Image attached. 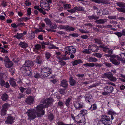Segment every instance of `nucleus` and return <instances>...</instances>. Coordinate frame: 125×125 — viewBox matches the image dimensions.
<instances>
[{
  "label": "nucleus",
  "instance_id": "24",
  "mask_svg": "<svg viewBox=\"0 0 125 125\" xmlns=\"http://www.w3.org/2000/svg\"><path fill=\"white\" fill-rule=\"evenodd\" d=\"M69 83L70 84L71 86H74L76 83L75 81L71 76L69 78Z\"/></svg>",
  "mask_w": 125,
  "mask_h": 125
},
{
  "label": "nucleus",
  "instance_id": "16",
  "mask_svg": "<svg viewBox=\"0 0 125 125\" xmlns=\"http://www.w3.org/2000/svg\"><path fill=\"white\" fill-rule=\"evenodd\" d=\"M33 98L31 96H29L25 100L26 103L29 104H32L33 102Z\"/></svg>",
  "mask_w": 125,
  "mask_h": 125
},
{
  "label": "nucleus",
  "instance_id": "64",
  "mask_svg": "<svg viewBox=\"0 0 125 125\" xmlns=\"http://www.w3.org/2000/svg\"><path fill=\"white\" fill-rule=\"evenodd\" d=\"M58 125H66V124H64L62 122L59 121L57 122Z\"/></svg>",
  "mask_w": 125,
  "mask_h": 125
},
{
  "label": "nucleus",
  "instance_id": "32",
  "mask_svg": "<svg viewBox=\"0 0 125 125\" xmlns=\"http://www.w3.org/2000/svg\"><path fill=\"white\" fill-rule=\"evenodd\" d=\"M10 106V105L9 104L6 103L2 106V108L7 110L8 108Z\"/></svg>",
  "mask_w": 125,
  "mask_h": 125
},
{
  "label": "nucleus",
  "instance_id": "31",
  "mask_svg": "<svg viewBox=\"0 0 125 125\" xmlns=\"http://www.w3.org/2000/svg\"><path fill=\"white\" fill-rule=\"evenodd\" d=\"M88 18L90 20H92L94 19L95 20H97L99 18V16H97L96 15H93L91 16H88Z\"/></svg>",
  "mask_w": 125,
  "mask_h": 125
},
{
  "label": "nucleus",
  "instance_id": "20",
  "mask_svg": "<svg viewBox=\"0 0 125 125\" xmlns=\"http://www.w3.org/2000/svg\"><path fill=\"white\" fill-rule=\"evenodd\" d=\"M107 21V20L106 19H101L95 21V22L97 24H103Z\"/></svg>",
  "mask_w": 125,
  "mask_h": 125
},
{
  "label": "nucleus",
  "instance_id": "38",
  "mask_svg": "<svg viewBox=\"0 0 125 125\" xmlns=\"http://www.w3.org/2000/svg\"><path fill=\"white\" fill-rule=\"evenodd\" d=\"M97 105L96 104H94L92 105L89 108V110L91 111H93L95 110L97 108Z\"/></svg>",
  "mask_w": 125,
  "mask_h": 125
},
{
  "label": "nucleus",
  "instance_id": "39",
  "mask_svg": "<svg viewBox=\"0 0 125 125\" xmlns=\"http://www.w3.org/2000/svg\"><path fill=\"white\" fill-rule=\"evenodd\" d=\"M54 118V116L52 114L50 113L48 115V118L50 120H52Z\"/></svg>",
  "mask_w": 125,
  "mask_h": 125
},
{
  "label": "nucleus",
  "instance_id": "7",
  "mask_svg": "<svg viewBox=\"0 0 125 125\" xmlns=\"http://www.w3.org/2000/svg\"><path fill=\"white\" fill-rule=\"evenodd\" d=\"M110 61L115 65H119L120 62L117 56L114 55L112 58L109 59Z\"/></svg>",
  "mask_w": 125,
  "mask_h": 125
},
{
  "label": "nucleus",
  "instance_id": "1",
  "mask_svg": "<svg viewBox=\"0 0 125 125\" xmlns=\"http://www.w3.org/2000/svg\"><path fill=\"white\" fill-rule=\"evenodd\" d=\"M51 98H49L44 100H42L40 104L36 107V110L34 109L28 110L26 114L28 116V120L34 119L36 117V114L38 117H40L44 115V111L43 110L44 108L47 107L52 102Z\"/></svg>",
  "mask_w": 125,
  "mask_h": 125
},
{
  "label": "nucleus",
  "instance_id": "48",
  "mask_svg": "<svg viewBox=\"0 0 125 125\" xmlns=\"http://www.w3.org/2000/svg\"><path fill=\"white\" fill-rule=\"evenodd\" d=\"M83 65L86 67H93V63H88L83 64Z\"/></svg>",
  "mask_w": 125,
  "mask_h": 125
},
{
  "label": "nucleus",
  "instance_id": "58",
  "mask_svg": "<svg viewBox=\"0 0 125 125\" xmlns=\"http://www.w3.org/2000/svg\"><path fill=\"white\" fill-rule=\"evenodd\" d=\"M54 21H55V22L56 23H65V22H63L60 19H59L58 20H55L54 19Z\"/></svg>",
  "mask_w": 125,
  "mask_h": 125
},
{
  "label": "nucleus",
  "instance_id": "50",
  "mask_svg": "<svg viewBox=\"0 0 125 125\" xmlns=\"http://www.w3.org/2000/svg\"><path fill=\"white\" fill-rule=\"evenodd\" d=\"M79 31H80L82 33H88L89 32V31H88L87 30H84L83 29H80L79 30Z\"/></svg>",
  "mask_w": 125,
  "mask_h": 125
},
{
  "label": "nucleus",
  "instance_id": "17",
  "mask_svg": "<svg viewBox=\"0 0 125 125\" xmlns=\"http://www.w3.org/2000/svg\"><path fill=\"white\" fill-rule=\"evenodd\" d=\"M35 58H36V59L34 60L35 62L38 64H40L42 63V61L39 56L35 55L34 56V59Z\"/></svg>",
  "mask_w": 125,
  "mask_h": 125
},
{
  "label": "nucleus",
  "instance_id": "8",
  "mask_svg": "<svg viewBox=\"0 0 125 125\" xmlns=\"http://www.w3.org/2000/svg\"><path fill=\"white\" fill-rule=\"evenodd\" d=\"M49 4L45 1H41V2L40 6L42 9L47 10H49L50 9Z\"/></svg>",
  "mask_w": 125,
  "mask_h": 125
},
{
  "label": "nucleus",
  "instance_id": "59",
  "mask_svg": "<svg viewBox=\"0 0 125 125\" xmlns=\"http://www.w3.org/2000/svg\"><path fill=\"white\" fill-rule=\"evenodd\" d=\"M108 18L109 19L112 20L115 19L116 18V16L115 15L108 16Z\"/></svg>",
  "mask_w": 125,
  "mask_h": 125
},
{
  "label": "nucleus",
  "instance_id": "57",
  "mask_svg": "<svg viewBox=\"0 0 125 125\" xmlns=\"http://www.w3.org/2000/svg\"><path fill=\"white\" fill-rule=\"evenodd\" d=\"M104 64L106 66L109 68L111 67L112 66L110 62H105Z\"/></svg>",
  "mask_w": 125,
  "mask_h": 125
},
{
  "label": "nucleus",
  "instance_id": "51",
  "mask_svg": "<svg viewBox=\"0 0 125 125\" xmlns=\"http://www.w3.org/2000/svg\"><path fill=\"white\" fill-rule=\"evenodd\" d=\"M116 9L120 12L125 13V8H117Z\"/></svg>",
  "mask_w": 125,
  "mask_h": 125
},
{
  "label": "nucleus",
  "instance_id": "9",
  "mask_svg": "<svg viewBox=\"0 0 125 125\" xmlns=\"http://www.w3.org/2000/svg\"><path fill=\"white\" fill-rule=\"evenodd\" d=\"M88 48L90 50L94 52H97L99 50L97 46L95 44L90 45L89 46Z\"/></svg>",
  "mask_w": 125,
  "mask_h": 125
},
{
  "label": "nucleus",
  "instance_id": "2",
  "mask_svg": "<svg viewBox=\"0 0 125 125\" xmlns=\"http://www.w3.org/2000/svg\"><path fill=\"white\" fill-rule=\"evenodd\" d=\"M34 63L32 61L27 60L25 61V63L21 67V70L23 71L24 70H28L30 69L31 68L33 67L34 65Z\"/></svg>",
  "mask_w": 125,
  "mask_h": 125
},
{
  "label": "nucleus",
  "instance_id": "13",
  "mask_svg": "<svg viewBox=\"0 0 125 125\" xmlns=\"http://www.w3.org/2000/svg\"><path fill=\"white\" fill-rule=\"evenodd\" d=\"M61 85L66 89L67 88L68 84L67 81L65 80H63L61 82Z\"/></svg>",
  "mask_w": 125,
  "mask_h": 125
},
{
  "label": "nucleus",
  "instance_id": "5",
  "mask_svg": "<svg viewBox=\"0 0 125 125\" xmlns=\"http://www.w3.org/2000/svg\"><path fill=\"white\" fill-rule=\"evenodd\" d=\"M102 78H107L111 81L115 82L116 81V78L113 76V74L111 72H107L102 74Z\"/></svg>",
  "mask_w": 125,
  "mask_h": 125
},
{
  "label": "nucleus",
  "instance_id": "33",
  "mask_svg": "<svg viewBox=\"0 0 125 125\" xmlns=\"http://www.w3.org/2000/svg\"><path fill=\"white\" fill-rule=\"evenodd\" d=\"M50 27L52 29H56L57 27V26L55 23H52V22L49 25Z\"/></svg>",
  "mask_w": 125,
  "mask_h": 125
},
{
  "label": "nucleus",
  "instance_id": "61",
  "mask_svg": "<svg viewBox=\"0 0 125 125\" xmlns=\"http://www.w3.org/2000/svg\"><path fill=\"white\" fill-rule=\"evenodd\" d=\"M114 55H112V54H105L104 56L106 58L110 57L112 58Z\"/></svg>",
  "mask_w": 125,
  "mask_h": 125
},
{
  "label": "nucleus",
  "instance_id": "30",
  "mask_svg": "<svg viewBox=\"0 0 125 125\" xmlns=\"http://www.w3.org/2000/svg\"><path fill=\"white\" fill-rule=\"evenodd\" d=\"M80 114L78 115V116H79L81 114L82 116H83L87 114V111L86 110L83 109L80 111Z\"/></svg>",
  "mask_w": 125,
  "mask_h": 125
},
{
  "label": "nucleus",
  "instance_id": "34",
  "mask_svg": "<svg viewBox=\"0 0 125 125\" xmlns=\"http://www.w3.org/2000/svg\"><path fill=\"white\" fill-rule=\"evenodd\" d=\"M75 28L73 27H71L70 26H67L66 31H73L74 30Z\"/></svg>",
  "mask_w": 125,
  "mask_h": 125
},
{
  "label": "nucleus",
  "instance_id": "10",
  "mask_svg": "<svg viewBox=\"0 0 125 125\" xmlns=\"http://www.w3.org/2000/svg\"><path fill=\"white\" fill-rule=\"evenodd\" d=\"M74 105L76 109L78 110L81 109L84 106V104L81 102L80 103L76 102L74 103Z\"/></svg>",
  "mask_w": 125,
  "mask_h": 125
},
{
  "label": "nucleus",
  "instance_id": "47",
  "mask_svg": "<svg viewBox=\"0 0 125 125\" xmlns=\"http://www.w3.org/2000/svg\"><path fill=\"white\" fill-rule=\"evenodd\" d=\"M66 56H64L62 57V58H61L60 57H57V56H56V57H57V58L59 59H61L62 60H69L70 59V58Z\"/></svg>",
  "mask_w": 125,
  "mask_h": 125
},
{
  "label": "nucleus",
  "instance_id": "15",
  "mask_svg": "<svg viewBox=\"0 0 125 125\" xmlns=\"http://www.w3.org/2000/svg\"><path fill=\"white\" fill-rule=\"evenodd\" d=\"M103 50L104 52H108L109 54H112L113 53L112 50H110L109 48L106 46H104Z\"/></svg>",
  "mask_w": 125,
  "mask_h": 125
},
{
  "label": "nucleus",
  "instance_id": "44",
  "mask_svg": "<svg viewBox=\"0 0 125 125\" xmlns=\"http://www.w3.org/2000/svg\"><path fill=\"white\" fill-rule=\"evenodd\" d=\"M71 100V99L70 98H68L66 99L65 104L67 106H68L69 105L70 103Z\"/></svg>",
  "mask_w": 125,
  "mask_h": 125
},
{
  "label": "nucleus",
  "instance_id": "28",
  "mask_svg": "<svg viewBox=\"0 0 125 125\" xmlns=\"http://www.w3.org/2000/svg\"><path fill=\"white\" fill-rule=\"evenodd\" d=\"M19 45L23 48H25L28 46L27 44L25 42H21Z\"/></svg>",
  "mask_w": 125,
  "mask_h": 125
},
{
  "label": "nucleus",
  "instance_id": "54",
  "mask_svg": "<svg viewBox=\"0 0 125 125\" xmlns=\"http://www.w3.org/2000/svg\"><path fill=\"white\" fill-rule=\"evenodd\" d=\"M1 115H2L4 116L6 114V112L7 110L4 109H2L1 110Z\"/></svg>",
  "mask_w": 125,
  "mask_h": 125
},
{
  "label": "nucleus",
  "instance_id": "11",
  "mask_svg": "<svg viewBox=\"0 0 125 125\" xmlns=\"http://www.w3.org/2000/svg\"><path fill=\"white\" fill-rule=\"evenodd\" d=\"M60 2L63 5L64 8L65 9L68 10L71 7V5L70 4L66 3V2L65 1H60Z\"/></svg>",
  "mask_w": 125,
  "mask_h": 125
},
{
  "label": "nucleus",
  "instance_id": "27",
  "mask_svg": "<svg viewBox=\"0 0 125 125\" xmlns=\"http://www.w3.org/2000/svg\"><path fill=\"white\" fill-rule=\"evenodd\" d=\"M85 98L86 99V101L87 102L89 103L90 104L91 102L93 100L91 95H90L88 96H86V97H85Z\"/></svg>",
  "mask_w": 125,
  "mask_h": 125
},
{
  "label": "nucleus",
  "instance_id": "46",
  "mask_svg": "<svg viewBox=\"0 0 125 125\" xmlns=\"http://www.w3.org/2000/svg\"><path fill=\"white\" fill-rule=\"evenodd\" d=\"M90 49L88 48V49H84L83 51V52L85 54H89L91 53V52L90 51H89Z\"/></svg>",
  "mask_w": 125,
  "mask_h": 125
},
{
  "label": "nucleus",
  "instance_id": "36",
  "mask_svg": "<svg viewBox=\"0 0 125 125\" xmlns=\"http://www.w3.org/2000/svg\"><path fill=\"white\" fill-rule=\"evenodd\" d=\"M29 70V69L24 70V71H26L25 72L27 74L28 76H31L32 75L33 72L31 71H30Z\"/></svg>",
  "mask_w": 125,
  "mask_h": 125
},
{
  "label": "nucleus",
  "instance_id": "6",
  "mask_svg": "<svg viewBox=\"0 0 125 125\" xmlns=\"http://www.w3.org/2000/svg\"><path fill=\"white\" fill-rule=\"evenodd\" d=\"M65 56H66L67 54L70 55V53H75L76 52V49L73 46H69L65 47Z\"/></svg>",
  "mask_w": 125,
  "mask_h": 125
},
{
  "label": "nucleus",
  "instance_id": "4",
  "mask_svg": "<svg viewBox=\"0 0 125 125\" xmlns=\"http://www.w3.org/2000/svg\"><path fill=\"white\" fill-rule=\"evenodd\" d=\"M101 121L105 125H110L112 123L110 118L106 115H103L102 116Z\"/></svg>",
  "mask_w": 125,
  "mask_h": 125
},
{
  "label": "nucleus",
  "instance_id": "55",
  "mask_svg": "<svg viewBox=\"0 0 125 125\" xmlns=\"http://www.w3.org/2000/svg\"><path fill=\"white\" fill-rule=\"evenodd\" d=\"M94 55L99 58H101L102 56V54L100 53H96L94 54Z\"/></svg>",
  "mask_w": 125,
  "mask_h": 125
},
{
  "label": "nucleus",
  "instance_id": "26",
  "mask_svg": "<svg viewBox=\"0 0 125 125\" xmlns=\"http://www.w3.org/2000/svg\"><path fill=\"white\" fill-rule=\"evenodd\" d=\"M10 84L13 86H16L15 79L13 78H11L10 79Z\"/></svg>",
  "mask_w": 125,
  "mask_h": 125
},
{
  "label": "nucleus",
  "instance_id": "62",
  "mask_svg": "<svg viewBox=\"0 0 125 125\" xmlns=\"http://www.w3.org/2000/svg\"><path fill=\"white\" fill-rule=\"evenodd\" d=\"M25 4L27 6H30L31 4V3L29 0H27L25 1Z\"/></svg>",
  "mask_w": 125,
  "mask_h": 125
},
{
  "label": "nucleus",
  "instance_id": "19",
  "mask_svg": "<svg viewBox=\"0 0 125 125\" xmlns=\"http://www.w3.org/2000/svg\"><path fill=\"white\" fill-rule=\"evenodd\" d=\"M41 45L40 44H37L36 45L34 46V47L33 48V51L37 53L38 52V50L41 49Z\"/></svg>",
  "mask_w": 125,
  "mask_h": 125
},
{
  "label": "nucleus",
  "instance_id": "52",
  "mask_svg": "<svg viewBox=\"0 0 125 125\" xmlns=\"http://www.w3.org/2000/svg\"><path fill=\"white\" fill-rule=\"evenodd\" d=\"M33 76L36 78H38L40 77L41 75L39 73L36 72L34 73Z\"/></svg>",
  "mask_w": 125,
  "mask_h": 125
},
{
  "label": "nucleus",
  "instance_id": "21",
  "mask_svg": "<svg viewBox=\"0 0 125 125\" xmlns=\"http://www.w3.org/2000/svg\"><path fill=\"white\" fill-rule=\"evenodd\" d=\"M9 98L8 94L6 93L3 94L1 96V98L2 101H5L8 100Z\"/></svg>",
  "mask_w": 125,
  "mask_h": 125
},
{
  "label": "nucleus",
  "instance_id": "12",
  "mask_svg": "<svg viewBox=\"0 0 125 125\" xmlns=\"http://www.w3.org/2000/svg\"><path fill=\"white\" fill-rule=\"evenodd\" d=\"M104 91L108 92L109 93H111L113 90L114 88L113 87L111 86H107L104 88Z\"/></svg>",
  "mask_w": 125,
  "mask_h": 125
},
{
  "label": "nucleus",
  "instance_id": "29",
  "mask_svg": "<svg viewBox=\"0 0 125 125\" xmlns=\"http://www.w3.org/2000/svg\"><path fill=\"white\" fill-rule=\"evenodd\" d=\"M88 61L89 62H96L97 61V59L95 57H89L88 58Z\"/></svg>",
  "mask_w": 125,
  "mask_h": 125
},
{
  "label": "nucleus",
  "instance_id": "14",
  "mask_svg": "<svg viewBox=\"0 0 125 125\" xmlns=\"http://www.w3.org/2000/svg\"><path fill=\"white\" fill-rule=\"evenodd\" d=\"M14 118L11 116H8L7 118V120L5 121V123L6 124L9 123L12 124L14 122Z\"/></svg>",
  "mask_w": 125,
  "mask_h": 125
},
{
  "label": "nucleus",
  "instance_id": "56",
  "mask_svg": "<svg viewBox=\"0 0 125 125\" xmlns=\"http://www.w3.org/2000/svg\"><path fill=\"white\" fill-rule=\"evenodd\" d=\"M67 11L68 12L71 13H75L76 12V10L74 9V8L73 9L68 10Z\"/></svg>",
  "mask_w": 125,
  "mask_h": 125
},
{
  "label": "nucleus",
  "instance_id": "37",
  "mask_svg": "<svg viewBox=\"0 0 125 125\" xmlns=\"http://www.w3.org/2000/svg\"><path fill=\"white\" fill-rule=\"evenodd\" d=\"M94 43L99 45L102 44V42L101 40L97 38H95L94 39Z\"/></svg>",
  "mask_w": 125,
  "mask_h": 125
},
{
  "label": "nucleus",
  "instance_id": "60",
  "mask_svg": "<svg viewBox=\"0 0 125 125\" xmlns=\"http://www.w3.org/2000/svg\"><path fill=\"white\" fill-rule=\"evenodd\" d=\"M102 64L98 63H93V67L95 66L96 67H100L102 66Z\"/></svg>",
  "mask_w": 125,
  "mask_h": 125
},
{
  "label": "nucleus",
  "instance_id": "35",
  "mask_svg": "<svg viewBox=\"0 0 125 125\" xmlns=\"http://www.w3.org/2000/svg\"><path fill=\"white\" fill-rule=\"evenodd\" d=\"M45 57L47 59H49L51 56V54L49 52H46L45 53Z\"/></svg>",
  "mask_w": 125,
  "mask_h": 125
},
{
  "label": "nucleus",
  "instance_id": "45",
  "mask_svg": "<svg viewBox=\"0 0 125 125\" xmlns=\"http://www.w3.org/2000/svg\"><path fill=\"white\" fill-rule=\"evenodd\" d=\"M5 82L2 78H0V86L3 87L4 85Z\"/></svg>",
  "mask_w": 125,
  "mask_h": 125
},
{
  "label": "nucleus",
  "instance_id": "41",
  "mask_svg": "<svg viewBox=\"0 0 125 125\" xmlns=\"http://www.w3.org/2000/svg\"><path fill=\"white\" fill-rule=\"evenodd\" d=\"M44 21L47 25H49L52 22L48 18H45Z\"/></svg>",
  "mask_w": 125,
  "mask_h": 125
},
{
  "label": "nucleus",
  "instance_id": "18",
  "mask_svg": "<svg viewBox=\"0 0 125 125\" xmlns=\"http://www.w3.org/2000/svg\"><path fill=\"white\" fill-rule=\"evenodd\" d=\"M5 66L7 68L11 67L13 65V62L10 60L5 62Z\"/></svg>",
  "mask_w": 125,
  "mask_h": 125
},
{
  "label": "nucleus",
  "instance_id": "40",
  "mask_svg": "<svg viewBox=\"0 0 125 125\" xmlns=\"http://www.w3.org/2000/svg\"><path fill=\"white\" fill-rule=\"evenodd\" d=\"M23 36V35L22 33H17V34L15 35L14 37H16L17 39H21Z\"/></svg>",
  "mask_w": 125,
  "mask_h": 125
},
{
  "label": "nucleus",
  "instance_id": "25",
  "mask_svg": "<svg viewBox=\"0 0 125 125\" xmlns=\"http://www.w3.org/2000/svg\"><path fill=\"white\" fill-rule=\"evenodd\" d=\"M116 5L120 7L125 8V3L121 2H117Z\"/></svg>",
  "mask_w": 125,
  "mask_h": 125
},
{
  "label": "nucleus",
  "instance_id": "43",
  "mask_svg": "<svg viewBox=\"0 0 125 125\" xmlns=\"http://www.w3.org/2000/svg\"><path fill=\"white\" fill-rule=\"evenodd\" d=\"M101 3L103 4H109L110 3V2L108 0H101Z\"/></svg>",
  "mask_w": 125,
  "mask_h": 125
},
{
  "label": "nucleus",
  "instance_id": "53",
  "mask_svg": "<svg viewBox=\"0 0 125 125\" xmlns=\"http://www.w3.org/2000/svg\"><path fill=\"white\" fill-rule=\"evenodd\" d=\"M114 34L116 35L118 37H120L123 35L122 32H115Z\"/></svg>",
  "mask_w": 125,
  "mask_h": 125
},
{
  "label": "nucleus",
  "instance_id": "49",
  "mask_svg": "<svg viewBox=\"0 0 125 125\" xmlns=\"http://www.w3.org/2000/svg\"><path fill=\"white\" fill-rule=\"evenodd\" d=\"M78 124L79 125H84L85 123V119L84 120H81L78 122Z\"/></svg>",
  "mask_w": 125,
  "mask_h": 125
},
{
  "label": "nucleus",
  "instance_id": "63",
  "mask_svg": "<svg viewBox=\"0 0 125 125\" xmlns=\"http://www.w3.org/2000/svg\"><path fill=\"white\" fill-rule=\"evenodd\" d=\"M20 89L21 92L22 93H23L26 90V89L22 87L20 88Z\"/></svg>",
  "mask_w": 125,
  "mask_h": 125
},
{
  "label": "nucleus",
  "instance_id": "22",
  "mask_svg": "<svg viewBox=\"0 0 125 125\" xmlns=\"http://www.w3.org/2000/svg\"><path fill=\"white\" fill-rule=\"evenodd\" d=\"M83 63V62L81 59L75 60L72 61L71 63L73 66H75L77 65L78 64Z\"/></svg>",
  "mask_w": 125,
  "mask_h": 125
},
{
  "label": "nucleus",
  "instance_id": "23",
  "mask_svg": "<svg viewBox=\"0 0 125 125\" xmlns=\"http://www.w3.org/2000/svg\"><path fill=\"white\" fill-rule=\"evenodd\" d=\"M74 9L76 10L79 11H85L84 8L80 6H76L74 7Z\"/></svg>",
  "mask_w": 125,
  "mask_h": 125
},
{
  "label": "nucleus",
  "instance_id": "42",
  "mask_svg": "<svg viewBox=\"0 0 125 125\" xmlns=\"http://www.w3.org/2000/svg\"><path fill=\"white\" fill-rule=\"evenodd\" d=\"M30 39H31L35 37L34 32H32L31 34H29L28 36Z\"/></svg>",
  "mask_w": 125,
  "mask_h": 125
},
{
  "label": "nucleus",
  "instance_id": "3",
  "mask_svg": "<svg viewBox=\"0 0 125 125\" xmlns=\"http://www.w3.org/2000/svg\"><path fill=\"white\" fill-rule=\"evenodd\" d=\"M52 72L51 69L48 67H44L41 69V75L43 77H47Z\"/></svg>",
  "mask_w": 125,
  "mask_h": 125
}]
</instances>
